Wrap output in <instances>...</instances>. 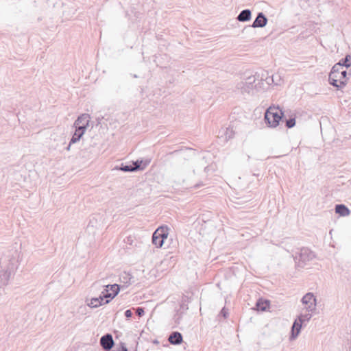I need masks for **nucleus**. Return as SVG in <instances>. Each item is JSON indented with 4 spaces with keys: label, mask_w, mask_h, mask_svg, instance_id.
I'll use <instances>...</instances> for the list:
<instances>
[{
    "label": "nucleus",
    "mask_w": 351,
    "mask_h": 351,
    "mask_svg": "<svg viewBox=\"0 0 351 351\" xmlns=\"http://www.w3.org/2000/svg\"><path fill=\"white\" fill-rule=\"evenodd\" d=\"M18 265V261L15 258L8 259L7 257L0 258V289L8 285Z\"/></svg>",
    "instance_id": "1"
},
{
    "label": "nucleus",
    "mask_w": 351,
    "mask_h": 351,
    "mask_svg": "<svg viewBox=\"0 0 351 351\" xmlns=\"http://www.w3.org/2000/svg\"><path fill=\"white\" fill-rule=\"evenodd\" d=\"M351 73H348L346 70H343L339 65H334L329 73V84L338 90L343 88L348 83L349 79L348 75Z\"/></svg>",
    "instance_id": "2"
},
{
    "label": "nucleus",
    "mask_w": 351,
    "mask_h": 351,
    "mask_svg": "<svg viewBox=\"0 0 351 351\" xmlns=\"http://www.w3.org/2000/svg\"><path fill=\"white\" fill-rule=\"evenodd\" d=\"M284 116V112L279 107L270 106L265 113V121L270 128L277 127Z\"/></svg>",
    "instance_id": "3"
},
{
    "label": "nucleus",
    "mask_w": 351,
    "mask_h": 351,
    "mask_svg": "<svg viewBox=\"0 0 351 351\" xmlns=\"http://www.w3.org/2000/svg\"><path fill=\"white\" fill-rule=\"evenodd\" d=\"M256 81V76L253 75L246 77L245 81L238 83L237 88L241 90L242 94H250L253 91L254 82Z\"/></svg>",
    "instance_id": "4"
},
{
    "label": "nucleus",
    "mask_w": 351,
    "mask_h": 351,
    "mask_svg": "<svg viewBox=\"0 0 351 351\" xmlns=\"http://www.w3.org/2000/svg\"><path fill=\"white\" fill-rule=\"evenodd\" d=\"M315 253L308 247H302L298 253V266L303 267L307 262L312 261L315 258ZM295 259H298L296 255Z\"/></svg>",
    "instance_id": "5"
},
{
    "label": "nucleus",
    "mask_w": 351,
    "mask_h": 351,
    "mask_svg": "<svg viewBox=\"0 0 351 351\" xmlns=\"http://www.w3.org/2000/svg\"><path fill=\"white\" fill-rule=\"evenodd\" d=\"M168 237L167 228L160 227L155 230L152 234V243L157 247H161L164 243L165 239Z\"/></svg>",
    "instance_id": "6"
},
{
    "label": "nucleus",
    "mask_w": 351,
    "mask_h": 351,
    "mask_svg": "<svg viewBox=\"0 0 351 351\" xmlns=\"http://www.w3.org/2000/svg\"><path fill=\"white\" fill-rule=\"evenodd\" d=\"M302 304L306 305V310L308 312H313L316 309V298L312 293H307L302 298Z\"/></svg>",
    "instance_id": "7"
},
{
    "label": "nucleus",
    "mask_w": 351,
    "mask_h": 351,
    "mask_svg": "<svg viewBox=\"0 0 351 351\" xmlns=\"http://www.w3.org/2000/svg\"><path fill=\"white\" fill-rule=\"evenodd\" d=\"M101 348L106 351H111L114 345L112 335L110 333H106L103 335L99 341Z\"/></svg>",
    "instance_id": "8"
},
{
    "label": "nucleus",
    "mask_w": 351,
    "mask_h": 351,
    "mask_svg": "<svg viewBox=\"0 0 351 351\" xmlns=\"http://www.w3.org/2000/svg\"><path fill=\"white\" fill-rule=\"evenodd\" d=\"M267 21L268 19L267 16L263 12H258L256 19L253 21L252 25L251 26H248V27L262 28L266 26ZM246 28H247V27H245L243 30Z\"/></svg>",
    "instance_id": "9"
},
{
    "label": "nucleus",
    "mask_w": 351,
    "mask_h": 351,
    "mask_svg": "<svg viewBox=\"0 0 351 351\" xmlns=\"http://www.w3.org/2000/svg\"><path fill=\"white\" fill-rule=\"evenodd\" d=\"M302 325V321L299 320L298 318L295 319L291 326L290 339H295L299 335Z\"/></svg>",
    "instance_id": "10"
},
{
    "label": "nucleus",
    "mask_w": 351,
    "mask_h": 351,
    "mask_svg": "<svg viewBox=\"0 0 351 351\" xmlns=\"http://www.w3.org/2000/svg\"><path fill=\"white\" fill-rule=\"evenodd\" d=\"M168 341L172 345H180L183 341L182 335L180 332L173 331L169 336Z\"/></svg>",
    "instance_id": "11"
},
{
    "label": "nucleus",
    "mask_w": 351,
    "mask_h": 351,
    "mask_svg": "<svg viewBox=\"0 0 351 351\" xmlns=\"http://www.w3.org/2000/svg\"><path fill=\"white\" fill-rule=\"evenodd\" d=\"M252 18V12L250 9L242 10L237 17V20L239 22H247L250 21Z\"/></svg>",
    "instance_id": "12"
},
{
    "label": "nucleus",
    "mask_w": 351,
    "mask_h": 351,
    "mask_svg": "<svg viewBox=\"0 0 351 351\" xmlns=\"http://www.w3.org/2000/svg\"><path fill=\"white\" fill-rule=\"evenodd\" d=\"M138 169H139L138 166H132V165L121 163L120 166H116L113 169L124 172H134L137 171Z\"/></svg>",
    "instance_id": "13"
},
{
    "label": "nucleus",
    "mask_w": 351,
    "mask_h": 351,
    "mask_svg": "<svg viewBox=\"0 0 351 351\" xmlns=\"http://www.w3.org/2000/svg\"><path fill=\"white\" fill-rule=\"evenodd\" d=\"M335 213L339 214L340 216L346 217L350 215V210L344 204H337L335 206Z\"/></svg>",
    "instance_id": "14"
},
{
    "label": "nucleus",
    "mask_w": 351,
    "mask_h": 351,
    "mask_svg": "<svg viewBox=\"0 0 351 351\" xmlns=\"http://www.w3.org/2000/svg\"><path fill=\"white\" fill-rule=\"evenodd\" d=\"M270 302L268 300L260 298L256 303V308L258 311H265L269 308Z\"/></svg>",
    "instance_id": "15"
},
{
    "label": "nucleus",
    "mask_w": 351,
    "mask_h": 351,
    "mask_svg": "<svg viewBox=\"0 0 351 351\" xmlns=\"http://www.w3.org/2000/svg\"><path fill=\"white\" fill-rule=\"evenodd\" d=\"M90 122V116L88 114H83L78 117L75 121L74 125L88 126Z\"/></svg>",
    "instance_id": "16"
},
{
    "label": "nucleus",
    "mask_w": 351,
    "mask_h": 351,
    "mask_svg": "<svg viewBox=\"0 0 351 351\" xmlns=\"http://www.w3.org/2000/svg\"><path fill=\"white\" fill-rule=\"evenodd\" d=\"M120 280L122 283L125 284L127 287L132 283H134L135 281L134 280V277L128 272H123L120 276Z\"/></svg>",
    "instance_id": "17"
},
{
    "label": "nucleus",
    "mask_w": 351,
    "mask_h": 351,
    "mask_svg": "<svg viewBox=\"0 0 351 351\" xmlns=\"http://www.w3.org/2000/svg\"><path fill=\"white\" fill-rule=\"evenodd\" d=\"M351 56L350 54H347L343 58L341 59L339 62L335 65H339V67L349 68L351 66Z\"/></svg>",
    "instance_id": "18"
},
{
    "label": "nucleus",
    "mask_w": 351,
    "mask_h": 351,
    "mask_svg": "<svg viewBox=\"0 0 351 351\" xmlns=\"http://www.w3.org/2000/svg\"><path fill=\"white\" fill-rule=\"evenodd\" d=\"M149 162V160H145V162H143L142 160H137L133 162L132 164H131V165H132V166H138L139 169H138L137 171H139V170L144 169L147 166Z\"/></svg>",
    "instance_id": "19"
},
{
    "label": "nucleus",
    "mask_w": 351,
    "mask_h": 351,
    "mask_svg": "<svg viewBox=\"0 0 351 351\" xmlns=\"http://www.w3.org/2000/svg\"><path fill=\"white\" fill-rule=\"evenodd\" d=\"M107 288H110V291H112V297H116L119 291H120V286L117 284L114 285H108L106 286Z\"/></svg>",
    "instance_id": "20"
},
{
    "label": "nucleus",
    "mask_w": 351,
    "mask_h": 351,
    "mask_svg": "<svg viewBox=\"0 0 351 351\" xmlns=\"http://www.w3.org/2000/svg\"><path fill=\"white\" fill-rule=\"evenodd\" d=\"M311 317L312 315L310 313V312H308L307 313H301L298 317V319L302 321L303 324H305V322H308L311 319Z\"/></svg>",
    "instance_id": "21"
},
{
    "label": "nucleus",
    "mask_w": 351,
    "mask_h": 351,
    "mask_svg": "<svg viewBox=\"0 0 351 351\" xmlns=\"http://www.w3.org/2000/svg\"><path fill=\"white\" fill-rule=\"evenodd\" d=\"M268 75V72L265 70H261L258 72H256L254 76H256V80L264 81L265 76Z\"/></svg>",
    "instance_id": "22"
},
{
    "label": "nucleus",
    "mask_w": 351,
    "mask_h": 351,
    "mask_svg": "<svg viewBox=\"0 0 351 351\" xmlns=\"http://www.w3.org/2000/svg\"><path fill=\"white\" fill-rule=\"evenodd\" d=\"M102 294H104V297L105 298V304H108L110 302V300H112L114 297H112V293H109L108 289H106L102 292Z\"/></svg>",
    "instance_id": "23"
},
{
    "label": "nucleus",
    "mask_w": 351,
    "mask_h": 351,
    "mask_svg": "<svg viewBox=\"0 0 351 351\" xmlns=\"http://www.w3.org/2000/svg\"><path fill=\"white\" fill-rule=\"evenodd\" d=\"M83 134L81 133H79L76 131H75L74 134H73L71 141L70 144H74L77 142H78L80 138L82 137Z\"/></svg>",
    "instance_id": "24"
},
{
    "label": "nucleus",
    "mask_w": 351,
    "mask_h": 351,
    "mask_svg": "<svg viewBox=\"0 0 351 351\" xmlns=\"http://www.w3.org/2000/svg\"><path fill=\"white\" fill-rule=\"evenodd\" d=\"M88 305L91 308H97L101 305V303L99 302L97 298H93L90 300V303Z\"/></svg>",
    "instance_id": "25"
},
{
    "label": "nucleus",
    "mask_w": 351,
    "mask_h": 351,
    "mask_svg": "<svg viewBox=\"0 0 351 351\" xmlns=\"http://www.w3.org/2000/svg\"><path fill=\"white\" fill-rule=\"evenodd\" d=\"M285 125L287 128H292L295 125V117H291L285 120Z\"/></svg>",
    "instance_id": "26"
},
{
    "label": "nucleus",
    "mask_w": 351,
    "mask_h": 351,
    "mask_svg": "<svg viewBox=\"0 0 351 351\" xmlns=\"http://www.w3.org/2000/svg\"><path fill=\"white\" fill-rule=\"evenodd\" d=\"M234 134V132L232 129L231 128H226V130L225 132V139L226 141H228L229 139L233 138Z\"/></svg>",
    "instance_id": "27"
},
{
    "label": "nucleus",
    "mask_w": 351,
    "mask_h": 351,
    "mask_svg": "<svg viewBox=\"0 0 351 351\" xmlns=\"http://www.w3.org/2000/svg\"><path fill=\"white\" fill-rule=\"evenodd\" d=\"M74 127L75 128V131H76V132H77L79 133L82 132V134L84 135V134L85 131L86 130L88 126L74 125Z\"/></svg>",
    "instance_id": "28"
},
{
    "label": "nucleus",
    "mask_w": 351,
    "mask_h": 351,
    "mask_svg": "<svg viewBox=\"0 0 351 351\" xmlns=\"http://www.w3.org/2000/svg\"><path fill=\"white\" fill-rule=\"evenodd\" d=\"M135 313L138 317H142L145 314V310L142 307H138L136 308Z\"/></svg>",
    "instance_id": "29"
},
{
    "label": "nucleus",
    "mask_w": 351,
    "mask_h": 351,
    "mask_svg": "<svg viewBox=\"0 0 351 351\" xmlns=\"http://www.w3.org/2000/svg\"><path fill=\"white\" fill-rule=\"evenodd\" d=\"M219 315H221L224 317V319H226L228 316V310L226 308V307H223L220 313H219Z\"/></svg>",
    "instance_id": "30"
},
{
    "label": "nucleus",
    "mask_w": 351,
    "mask_h": 351,
    "mask_svg": "<svg viewBox=\"0 0 351 351\" xmlns=\"http://www.w3.org/2000/svg\"><path fill=\"white\" fill-rule=\"evenodd\" d=\"M264 81L269 85L274 82L273 76H269V74L265 76Z\"/></svg>",
    "instance_id": "31"
},
{
    "label": "nucleus",
    "mask_w": 351,
    "mask_h": 351,
    "mask_svg": "<svg viewBox=\"0 0 351 351\" xmlns=\"http://www.w3.org/2000/svg\"><path fill=\"white\" fill-rule=\"evenodd\" d=\"M124 315L126 318L129 319L132 317L133 313L130 309H128L125 311Z\"/></svg>",
    "instance_id": "32"
},
{
    "label": "nucleus",
    "mask_w": 351,
    "mask_h": 351,
    "mask_svg": "<svg viewBox=\"0 0 351 351\" xmlns=\"http://www.w3.org/2000/svg\"><path fill=\"white\" fill-rule=\"evenodd\" d=\"M97 298L99 299V302L101 303V305H102V304H105V303H104V302H105V301H104V300H105V298L104 297V294H102V293H101V294L99 295V297H98Z\"/></svg>",
    "instance_id": "33"
},
{
    "label": "nucleus",
    "mask_w": 351,
    "mask_h": 351,
    "mask_svg": "<svg viewBox=\"0 0 351 351\" xmlns=\"http://www.w3.org/2000/svg\"><path fill=\"white\" fill-rule=\"evenodd\" d=\"M123 349H128L124 343H120V348L117 351H123Z\"/></svg>",
    "instance_id": "34"
},
{
    "label": "nucleus",
    "mask_w": 351,
    "mask_h": 351,
    "mask_svg": "<svg viewBox=\"0 0 351 351\" xmlns=\"http://www.w3.org/2000/svg\"><path fill=\"white\" fill-rule=\"evenodd\" d=\"M71 145H72V144H70V143H69V144L68 145V146L66 147V149L67 151H69V150H70V148H71Z\"/></svg>",
    "instance_id": "35"
},
{
    "label": "nucleus",
    "mask_w": 351,
    "mask_h": 351,
    "mask_svg": "<svg viewBox=\"0 0 351 351\" xmlns=\"http://www.w3.org/2000/svg\"><path fill=\"white\" fill-rule=\"evenodd\" d=\"M21 247H22V243H19V248L21 249Z\"/></svg>",
    "instance_id": "36"
}]
</instances>
